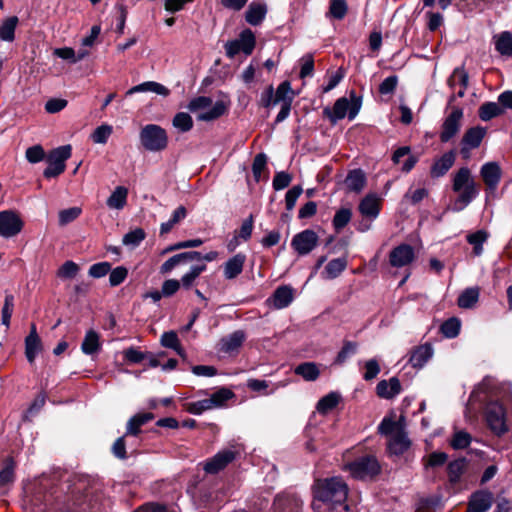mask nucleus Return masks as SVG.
I'll list each match as a JSON object with an SVG mask.
<instances>
[{"label":"nucleus","instance_id":"49530a36","mask_svg":"<svg viewBox=\"0 0 512 512\" xmlns=\"http://www.w3.org/2000/svg\"><path fill=\"white\" fill-rule=\"evenodd\" d=\"M352 209L349 207H341L335 212L332 219V226L336 233H340L351 221Z\"/></svg>","mask_w":512,"mask_h":512},{"label":"nucleus","instance_id":"0eeeda50","mask_svg":"<svg viewBox=\"0 0 512 512\" xmlns=\"http://www.w3.org/2000/svg\"><path fill=\"white\" fill-rule=\"evenodd\" d=\"M352 475L360 480L375 479L381 473V466L375 456H362L349 465Z\"/></svg>","mask_w":512,"mask_h":512},{"label":"nucleus","instance_id":"a878e982","mask_svg":"<svg viewBox=\"0 0 512 512\" xmlns=\"http://www.w3.org/2000/svg\"><path fill=\"white\" fill-rule=\"evenodd\" d=\"M433 355V348L430 343L419 345L411 351L409 363L414 368H422Z\"/></svg>","mask_w":512,"mask_h":512},{"label":"nucleus","instance_id":"ddd939ff","mask_svg":"<svg viewBox=\"0 0 512 512\" xmlns=\"http://www.w3.org/2000/svg\"><path fill=\"white\" fill-rule=\"evenodd\" d=\"M235 458V451L229 449L219 451L205 462L204 470L208 474H217L225 469Z\"/></svg>","mask_w":512,"mask_h":512},{"label":"nucleus","instance_id":"20e7f679","mask_svg":"<svg viewBox=\"0 0 512 512\" xmlns=\"http://www.w3.org/2000/svg\"><path fill=\"white\" fill-rule=\"evenodd\" d=\"M140 144L149 152H161L168 147L167 131L157 124H147L140 129Z\"/></svg>","mask_w":512,"mask_h":512},{"label":"nucleus","instance_id":"6e6552de","mask_svg":"<svg viewBox=\"0 0 512 512\" xmlns=\"http://www.w3.org/2000/svg\"><path fill=\"white\" fill-rule=\"evenodd\" d=\"M294 92L291 87V83L288 80L280 83L274 92L275 102L281 103V109L277 114L274 124H279L288 118L291 108L292 102L294 99Z\"/></svg>","mask_w":512,"mask_h":512},{"label":"nucleus","instance_id":"864d4df0","mask_svg":"<svg viewBox=\"0 0 512 512\" xmlns=\"http://www.w3.org/2000/svg\"><path fill=\"white\" fill-rule=\"evenodd\" d=\"M442 506V495L436 494L420 498L417 503L416 512H431Z\"/></svg>","mask_w":512,"mask_h":512},{"label":"nucleus","instance_id":"5fc2aeb1","mask_svg":"<svg viewBox=\"0 0 512 512\" xmlns=\"http://www.w3.org/2000/svg\"><path fill=\"white\" fill-rule=\"evenodd\" d=\"M358 348L357 342L344 340L343 346L340 351L337 353V356L334 360L335 365H342L346 362L348 358L356 354Z\"/></svg>","mask_w":512,"mask_h":512},{"label":"nucleus","instance_id":"9d476101","mask_svg":"<svg viewBox=\"0 0 512 512\" xmlns=\"http://www.w3.org/2000/svg\"><path fill=\"white\" fill-rule=\"evenodd\" d=\"M319 242V236L312 229H305L295 234L291 240V247L300 256H304L312 252Z\"/></svg>","mask_w":512,"mask_h":512},{"label":"nucleus","instance_id":"0e129e2a","mask_svg":"<svg viewBox=\"0 0 512 512\" xmlns=\"http://www.w3.org/2000/svg\"><path fill=\"white\" fill-rule=\"evenodd\" d=\"M183 407L186 412L194 415H201L203 412L212 409L208 399L185 403Z\"/></svg>","mask_w":512,"mask_h":512},{"label":"nucleus","instance_id":"774afa93","mask_svg":"<svg viewBox=\"0 0 512 512\" xmlns=\"http://www.w3.org/2000/svg\"><path fill=\"white\" fill-rule=\"evenodd\" d=\"M398 85V76L391 75L386 77L379 85L378 91L381 95H392L394 94Z\"/></svg>","mask_w":512,"mask_h":512},{"label":"nucleus","instance_id":"603ef678","mask_svg":"<svg viewBox=\"0 0 512 512\" xmlns=\"http://www.w3.org/2000/svg\"><path fill=\"white\" fill-rule=\"evenodd\" d=\"M235 397L232 390L221 387L208 398L211 408H218L225 405L227 401Z\"/></svg>","mask_w":512,"mask_h":512},{"label":"nucleus","instance_id":"7c9ffc66","mask_svg":"<svg viewBox=\"0 0 512 512\" xmlns=\"http://www.w3.org/2000/svg\"><path fill=\"white\" fill-rule=\"evenodd\" d=\"M366 175L360 168L350 170L344 180V183L349 191L359 193L366 185Z\"/></svg>","mask_w":512,"mask_h":512},{"label":"nucleus","instance_id":"39448f33","mask_svg":"<svg viewBox=\"0 0 512 512\" xmlns=\"http://www.w3.org/2000/svg\"><path fill=\"white\" fill-rule=\"evenodd\" d=\"M72 147L70 144L52 149L46 156L47 167L43 176L47 179L55 178L65 171V162L71 157Z\"/></svg>","mask_w":512,"mask_h":512},{"label":"nucleus","instance_id":"79ce46f5","mask_svg":"<svg viewBox=\"0 0 512 512\" xmlns=\"http://www.w3.org/2000/svg\"><path fill=\"white\" fill-rule=\"evenodd\" d=\"M207 269L205 263L192 265L187 273H185L180 281V287L182 286L185 290L191 289L196 279Z\"/></svg>","mask_w":512,"mask_h":512},{"label":"nucleus","instance_id":"c9c22d12","mask_svg":"<svg viewBox=\"0 0 512 512\" xmlns=\"http://www.w3.org/2000/svg\"><path fill=\"white\" fill-rule=\"evenodd\" d=\"M139 92H154L162 96H168L170 94V90L164 85L154 81H147L133 86L126 92V95H132Z\"/></svg>","mask_w":512,"mask_h":512},{"label":"nucleus","instance_id":"393cba45","mask_svg":"<svg viewBox=\"0 0 512 512\" xmlns=\"http://www.w3.org/2000/svg\"><path fill=\"white\" fill-rule=\"evenodd\" d=\"M42 349V343L36 331L35 324L31 325V330L25 338V356L29 363H33L39 351Z\"/></svg>","mask_w":512,"mask_h":512},{"label":"nucleus","instance_id":"412c9836","mask_svg":"<svg viewBox=\"0 0 512 512\" xmlns=\"http://www.w3.org/2000/svg\"><path fill=\"white\" fill-rule=\"evenodd\" d=\"M402 391L400 380L394 376L389 380H381L376 385V394L383 399H392Z\"/></svg>","mask_w":512,"mask_h":512},{"label":"nucleus","instance_id":"338daca9","mask_svg":"<svg viewBox=\"0 0 512 512\" xmlns=\"http://www.w3.org/2000/svg\"><path fill=\"white\" fill-rule=\"evenodd\" d=\"M292 181V175L286 171L276 172L272 181V187L276 191L287 188Z\"/></svg>","mask_w":512,"mask_h":512},{"label":"nucleus","instance_id":"6ab92c4d","mask_svg":"<svg viewBox=\"0 0 512 512\" xmlns=\"http://www.w3.org/2000/svg\"><path fill=\"white\" fill-rule=\"evenodd\" d=\"M245 340V332L243 330H236L221 338L219 351L227 354L236 352L243 345Z\"/></svg>","mask_w":512,"mask_h":512},{"label":"nucleus","instance_id":"9b49d317","mask_svg":"<svg viewBox=\"0 0 512 512\" xmlns=\"http://www.w3.org/2000/svg\"><path fill=\"white\" fill-rule=\"evenodd\" d=\"M24 222L19 214L13 210L0 212V236L10 238L16 236L23 229Z\"/></svg>","mask_w":512,"mask_h":512},{"label":"nucleus","instance_id":"58836bf2","mask_svg":"<svg viewBox=\"0 0 512 512\" xmlns=\"http://www.w3.org/2000/svg\"><path fill=\"white\" fill-rule=\"evenodd\" d=\"M340 401L341 395L336 391H331L317 402L316 409L321 415H327L338 406Z\"/></svg>","mask_w":512,"mask_h":512},{"label":"nucleus","instance_id":"ea45409f","mask_svg":"<svg viewBox=\"0 0 512 512\" xmlns=\"http://www.w3.org/2000/svg\"><path fill=\"white\" fill-rule=\"evenodd\" d=\"M504 114L503 107L498 102H484L478 109V116L482 121H490Z\"/></svg>","mask_w":512,"mask_h":512},{"label":"nucleus","instance_id":"473e14b6","mask_svg":"<svg viewBox=\"0 0 512 512\" xmlns=\"http://www.w3.org/2000/svg\"><path fill=\"white\" fill-rule=\"evenodd\" d=\"M17 463L13 457L8 456L3 460V466L0 469V487L12 485L16 480L15 470Z\"/></svg>","mask_w":512,"mask_h":512},{"label":"nucleus","instance_id":"6e6d98bb","mask_svg":"<svg viewBox=\"0 0 512 512\" xmlns=\"http://www.w3.org/2000/svg\"><path fill=\"white\" fill-rule=\"evenodd\" d=\"M495 49L503 56H512V33L502 32L495 42Z\"/></svg>","mask_w":512,"mask_h":512},{"label":"nucleus","instance_id":"1a4fd4ad","mask_svg":"<svg viewBox=\"0 0 512 512\" xmlns=\"http://www.w3.org/2000/svg\"><path fill=\"white\" fill-rule=\"evenodd\" d=\"M487 133V129L480 125L468 128L461 141H460V155L464 160H469L471 157V150L478 148L485 135Z\"/></svg>","mask_w":512,"mask_h":512},{"label":"nucleus","instance_id":"3c124183","mask_svg":"<svg viewBox=\"0 0 512 512\" xmlns=\"http://www.w3.org/2000/svg\"><path fill=\"white\" fill-rule=\"evenodd\" d=\"M461 321L457 317H450L440 326V332L448 339L456 338L460 334Z\"/></svg>","mask_w":512,"mask_h":512},{"label":"nucleus","instance_id":"423d86ee","mask_svg":"<svg viewBox=\"0 0 512 512\" xmlns=\"http://www.w3.org/2000/svg\"><path fill=\"white\" fill-rule=\"evenodd\" d=\"M506 409L504 405L496 401H491L485 408V421L491 432L500 437L508 431L506 424Z\"/></svg>","mask_w":512,"mask_h":512},{"label":"nucleus","instance_id":"680f3d73","mask_svg":"<svg viewBox=\"0 0 512 512\" xmlns=\"http://www.w3.org/2000/svg\"><path fill=\"white\" fill-rule=\"evenodd\" d=\"M146 237V233L142 228H135L123 236L122 242L124 245L138 246Z\"/></svg>","mask_w":512,"mask_h":512},{"label":"nucleus","instance_id":"f257e3e1","mask_svg":"<svg viewBox=\"0 0 512 512\" xmlns=\"http://www.w3.org/2000/svg\"><path fill=\"white\" fill-rule=\"evenodd\" d=\"M349 488L346 482L338 476L316 479L312 485L314 512H337L349 510L347 504Z\"/></svg>","mask_w":512,"mask_h":512},{"label":"nucleus","instance_id":"bf43d9fd","mask_svg":"<svg viewBox=\"0 0 512 512\" xmlns=\"http://www.w3.org/2000/svg\"><path fill=\"white\" fill-rule=\"evenodd\" d=\"M113 133V127L108 124L98 126L91 134V140L96 144H106Z\"/></svg>","mask_w":512,"mask_h":512},{"label":"nucleus","instance_id":"f3484780","mask_svg":"<svg viewBox=\"0 0 512 512\" xmlns=\"http://www.w3.org/2000/svg\"><path fill=\"white\" fill-rule=\"evenodd\" d=\"M493 504V493L486 489L473 492L468 501V506L474 512H487Z\"/></svg>","mask_w":512,"mask_h":512},{"label":"nucleus","instance_id":"dca6fc26","mask_svg":"<svg viewBox=\"0 0 512 512\" xmlns=\"http://www.w3.org/2000/svg\"><path fill=\"white\" fill-rule=\"evenodd\" d=\"M480 176L489 190H495L502 177V170L499 163L493 161L483 164L480 169Z\"/></svg>","mask_w":512,"mask_h":512},{"label":"nucleus","instance_id":"2eb2a0df","mask_svg":"<svg viewBox=\"0 0 512 512\" xmlns=\"http://www.w3.org/2000/svg\"><path fill=\"white\" fill-rule=\"evenodd\" d=\"M415 258L411 245L403 243L393 248L389 254V262L393 267H403L410 264Z\"/></svg>","mask_w":512,"mask_h":512},{"label":"nucleus","instance_id":"e433bc0d","mask_svg":"<svg viewBox=\"0 0 512 512\" xmlns=\"http://www.w3.org/2000/svg\"><path fill=\"white\" fill-rule=\"evenodd\" d=\"M347 264L348 261L346 256L330 260L322 272V277L324 279L337 278L346 269Z\"/></svg>","mask_w":512,"mask_h":512},{"label":"nucleus","instance_id":"72a5a7b5","mask_svg":"<svg viewBox=\"0 0 512 512\" xmlns=\"http://www.w3.org/2000/svg\"><path fill=\"white\" fill-rule=\"evenodd\" d=\"M358 209L363 216L374 219L379 215L381 205L375 196L367 195L360 201Z\"/></svg>","mask_w":512,"mask_h":512},{"label":"nucleus","instance_id":"2f4dec72","mask_svg":"<svg viewBox=\"0 0 512 512\" xmlns=\"http://www.w3.org/2000/svg\"><path fill=\"white\" fill-rule=\"evenodd\" d=\"M101 348L100 334L94 329H89L81 344V351L86 355H93L98 353Z\"/></svg>","mask_w":512,"mask_h":512},{"label":"nucleus","instance_id":"c85d7f7f","mask_svg":"<svg viewBox=\"0 0 512 512\" xmlns=\"http://www.w3.org/2000/svg\"><path fill=\"white\" fill-rule=\"evenodd\" d=\"M410 446V439L404 431H400L388 442L387 451L390 455L401 456L408 451Z\"/></svg>","mask_w":512,"mask_h":512},{"label":"nucleus","instance_id":"052dcab7","mask_svg":"<svg viewBox=\"0 0 512 512\" xmlns=\"http://www.w3.org/2000/svg\"><path fill=\"white\" fill-rule=\"evenodd\" d=\"M123 357L130 364H140L148 358V354L147 351L143 352L131 346L123 351Z\"/></svg>","mask_w":512,"mask_h":512},{"label":"nucleus","instance_id":"69168bd1","mask_svg":"<svg viewBox=\"0 0 512 512\" xmlns=\"http://www.w3.org/2000/svg\"><path fill=\"white\" fill-rule=\"evenodd\" d=\"M31 503L33 506L40 508L41 506L47 507L52 502L50 499V495H48L43 487H38L35 489L32 497Z\"/></svg>","mask_w":512,"mask_h":512},{"label":"nucleus","instance_id":"bb28decb","mask_svg":"<svg viewBox=\"0 0 512 512\" xmlns=\"http://www.w3.org/2000/svg\"><path fill=\"white\" fill-rule=\"evenodd\" d=\"M246 255L237 253L224 263V277L228 280L235 279L243 271Z\"/></svg>","mask_w":512,"mask_h":512},{"label":"nucleus","instance_id":"c756f323","mask_svg":"<svg viewBox=\"0 0 512 512\" xmlns=\"http://www.w3.org/2000/svg\"><path fill=\"white\" fill-rule=\"evenodd\" d=\"M410 152H411L410 146H401V147L397 148L392 154V161L394 164H399L400 158L408 155V158L406 159V161L404 162V164L401 168L402 172H404V173H409L415 167V165L417 164V162L419 160L418 156L410 155Z\"/></svg>","mask_w":512,"mask_h":512},{"label":"nucleus","instance_id":"4c0bfd02","mask_svg":"<svg viewBox=\"0 0 512 512\" xmlns=\"http://www.w3.org/2000/svg\"><path fill=\"white\" fill-rule=\"evenodd\" d=\"M489 233L484 230L480 229L473 233H469L466 236V241L472 245V254L474 256H481L484 249L483 244L488 240Z\"/></svg>","mask_w":512,"mask_h":512},{"label":"nucleus","instance_id":"c03bdc74","mask_svg":"<svg viewBox=\"0 0 512 512\" xmlns=\"http://www.w3.org/2000/svg\"><path fill=\"white\" fill-rule=\"evenodd\" d=\"M128 189L124 186H117L106 201V205L112 209H123L127 204Z\"/></svg>","mask_w":512,"mask_h":512},{"label":"nucleus","instance_id":"4d7b16f0","mask_svg":"<svg viewBox=\"0 0 512 512\" xmlns=\"http://www.w3.org/2000/svg\"><path fill=\"white\" fill-rule=\"evenodd\" d=\"M172 124L180 132H188L193 128L194 122L190 114L186 112H178L172 120Z\"/></svg>","mask_w":512,"mask_h":512},{"label":"nucleus","instance_id":"aec40b11","mask_svg":"<svg viewBox=\"0 0 512 512\" xmlns=\"http://www.w3.org/2000/svg\"><path fill=\"white\" fill-rule=\"evenodd\" d=\"M294 299V289L289 285H281L275 289L267 302L272 301L276 309L288 307Z\"/></svg>","mask_w":512,"mask_h":512},{"label":"nucleus","instance_id":"a18cd8bd","mask_svg":"<svg viewBox=\"0 0 512 512\" xmlns=\"http://www.w3.org/2000/svg\"><path fill=\"white\" fill-rule=\"evenodd\" d=\"M245 55H251L256 46V37L250 28L243 29L236 39Z\"/></svg>","mask_w":512,"mask_h":512},{"label":"nucleus","instance_id":"f704fd0d","mask_svg":"<svg viewBox=\"0 0 512 512\" xmlns=\"http://www.w3.org/2000/svg\"><path fill=\"white\" fill-rule=\"evenodd\" d=\"M188 215V210L185 206H178L173 212L167 222L160 225V236L168 234L176 225L180 224Z\"/></svg>","mask_w":512,"mask_h":512},{"label":"nucleus","instance_id":"de8ad7c7","mask_svg":"<svg viewBox=\"0 0 512 512\" xmlns=\"http://www.w3.org/2000/svg\"><path fill=\"white\" fill-rule=\"evenodd\" d=\"M294 372L306 381H315L320 375L319 368L314 362H303L295 367Z\"/></svg>","mask_w":512,"mask_h":512},{"label":"nucleus","instance_id":"5701e85b","mask_svg":"<svg viewBox=\"0 0 512 512\" xmlns=\"http://www.w3.org/2000/svg\"><path fill=\"white\" fill-rule=\"evenodd\" d=\"M302 502L293 495H277L273 502L274 512H298Z\"/></svg>","mask_w":512,"mask_h":512},{"label":"nucleus","instance_id":"f03ea898","mask_svg":"<svg viewBox=\"0 0 512 512\" xmlns=\"http://www.w3.org/2000/svg\"><path fill=\"white\" fill-rule=\"evenodd\" d=\"M452 190L458 193L452 210L460 212L466 208L479 194V186L471 175L468 167H461L453 176Z\"/></svg>","mask_w":512,"mask_h":512},{"label":"nucleus","instance_id":"f8f14e48","mask_svg":"<svg viewBox=\"0 0 512 512\" xmlns=\"http://www.w3.org/2000/svg\"><path fill=\"white\" fill-rule=\"evenodd\" d=\"M463 118V109L454 107L451 113L445 118L440 132V141L449 142L460 131L461 119Z\"/></svg>","mask_w":512,"mask_h":512},{"label":"nucleus","instance_id":"cd10ccee","mask_svg":"<svg viewBox=\"0 0 512 512\" xmlns=\"http://www.w3.org/2000/svg\"><path fill=\"white\" fill-rule=\"evenodd\" d=\"M467 465L468 461L465 457L457 458L447 464L446 471L448 481L452 486L457 485L460 482L462 475L467 469Z\"/></svg>","mask_w":512,"mask_h":512},{"label":"nucleus","instance_id":"b1692460","mask_svg":"<svg viewBox=\"0 0 512 512\" xmlns=\"http://www.w3.org/2000/svg\"><path fill=\"white\" fill-rule=\"evenodd\" d=\"M155 415L152 412L137 413L127 422L125 436L137 437L141 432V427L153 420Z\"/></svg>","mask_w":512,"mask_h":512},{"label":"nucleus","instance_id":"7ed1b4c3","mask_svg":"<svg viewBox=\"0 0 512 512\" xmlns=\"http://www.w3.org/2000/svg\"><path fill=\"white\" fill-rule=\"evenodd\" d=\"M361 106L362 96L357 95L356 91L352 89L349 92V99L346 97L338 98L333 108L325 107L323 109V116L334 125L338 120L345 118L346 115H348L349 120H353L359 113Z\"/></svg>","mask_w":512,"mask_h":512},{"label":"nucleus","instance_id":"4be33fe9","mask_svg":"<svg viewBox=\"0 0 512 512\" xmlns=\"http://www.w3.org/2000/svg\"><path fill=\"white\" fill-rule=\"evenodd\" d=\"M267 14V6L264 2L252 1L245 12V20L252 26L260 25Z\"/></svg>","mask_w":512,"mask_h":512},{"label":"nucleus","instance_id":"a19ab883","mask_svg":"<svg viewBox=\"0 0 512 512\" xmlns=\"http://www.w3.org/2000/svg\"><path fill=\"white\" fill-rule=\"evenodd\" d=\"M480 289L478 287L466 288L457 298V305L463 309H470L479 300Z\"/></svg>","mask_w":512,"mask_h":512},{"label":"nucleus","instance_id":"4468645a","mask_svg":"<svg viewBox=\"0 0 512 512\" xmlns=\"http://www.w3.org/2000/svg\"><path fill=\"white\" fill-rule=\"evenodd\" d=\"M457 152L451 149L445 152L439 158H436L430 167V176L433 179L443 177L453 167L456 160Z\"/></svg>","mask_w":512,"mask_h":512},{"label":"nucleus","instance_id":"13d9d810","mask_svg":"<svg viewBox=\"0 0 512 512\" xmlns=\"http://www.w3.org/2000/svg\"><path fill=\"white\" fill-rule=\"evenodd\" d=\"M471 441L472 436L468 432L461 430L454 433L450 441V446L454 450H461L467 448L471 444Z\"/></svg>","mask_w":512,"mask_h":512},{"label":"nucleus","instance_id":"e2e57ef3","mask_svg":"<svg viewBox=\"0 0 512 512\" xmlns=\"http://www.w3.org/2000/svg\"><path fill=\"white\" fill-rule=\"evenodd\" d=\"M81 213L82 209L76 206L63 209L59 212V224L61 226H65L75 221L81 215Z\"/></svg>","mask_w":512,"mask_h":512},{"label":"nucleus","instance_id":"37998d69","mask_svg":"<svg viewBox=\"0 0 512 512\" xmlns=\"http://www.w3.org/2000/svg\"><path fill=\"white\" fill-rule=\"evenodd\" d=\"M19 23L17 16L5 18L0 25V40L13 42L15 40V30Z\"/></svg>","mask_w":512,"mask_h":512},{"label":"nucleus","instance_id":"8fccbe9b","mask_svg":"<svg viewBox=\"0 0 512 512\" xmlns=\"http://www.w3.org/2000/svg\"><path fill=\"white\" fill-rule=\"evenodd\" d=\"M227 111L228 105L224 101L218 100L210 110L199 114L198 119L206 122L213 121L225 115Z\"/></svg>","mask_w":512,"mask_h":512},{"label":"nucleus","instance_id":"a211bd4d","mask_svg":"<svg viewBox=\"0 0 512 512\" xmlns=\"http://www.w3.org/2000/svg\"><path fill=\"white\" fill-rule=\"evenodd\" d=\"M195 257H200L199 251H186L173 255L167 259L160 267L162 274L171 272L176 266L196 261Z\"/></svg>","mask_w":512,"mask_h":512},{"label":"nucleus","instance_id":"09e8293b","mask_svg":"<svg viewBox=\"0 0 512 512\" xmlns=\"http://www.w3.org/2000/svg\"><path fill=\"white\" fill-rule=\"evenodd\" d=\"M348 12V4L346 0H329V9L326 13L327 18L342 20Z\"/></svg>","mask_w":512,"mask_h":512}]
</instances>
